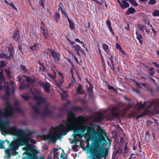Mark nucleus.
I'll use <instances>...</instances> for the list:
<instances>
[{"instance_id": "obj_1", "label": "nucleus", "mask_w": 159, "mask_h": 159, "mask_svg": "<svg viewBox=\"0 0 159 159\" xmlns=\"http://www.w3.org/2000/svg\"><path fill=\"white\" fill-rule=\"evenodd\" d=\"M96 132L93 125L91 124L89 125H86V134L90 136H92L93 141L88 150L91 157V159H100L101 157H106L108 155V150L103 147V145H107L108 143L105 139L107 134L104 129L100 126Z\"/></svg>"}, {"instance_id": "obj_2", "label": "nucleus", "mask_w": 159, "mask_h": 159, "mask_svg": "<svg viewBox=\"0 0 159 159\" xmlns=\"http://www.w3.org/2000/svg\"><path fill=\"white\" fill-rule=\"evenodd\" d=\"M76 117L74 113L71 111H69L67 113V119L65 124L68 131L72 130L74 134L79 136L80 134H81V130L79 129H74L75 124L74 121Z\"/></svg>"}, {"instance_id": "obj_3", "label": "nucleus", "mask_w": 159, "mask_h": 159, "mask_svg": "<svg viewBox=\"0 0 159 159\" xmlns=\"http://www.w3.org/2000/svg\"><path fill=\"white\" fill-rule=\"evenodd\" d=\"M57 129L60 133H54L52 134H48L43 135V138L44 140L48 139L50 142L55 143L58 139V138L63 134L65 135L68 130L64 125L60 124L57 127Z\"/></svg>"}, {"instance_id": "obj_4", "label": "nucleus", "mask_w": 159, "mask_h": 159, "mask_svg": "<svg viewBox=\"0 0 159 159\" xmlns=\"http://www.w3.org/2000/svg\"><path fill=\"white\" fill-rule=\"evenodd\" d=\"M20 135L19 137L20 142L21 145H23L24 144L28 141L31 137V136L33 134L36 133L35 131L30 130H25L23 129L20 130L19 132Z\"/></svg>"}, {"instance_id": "obj_5", "label": "nucleus", "mask_w": 159, "mask_h": 159, "mask_svg": "<svg viewBox=\"0 0 159 159\" xmlns=\"http://www.w3.org/2000/svg\"><path fill=\"white\" fill-rule=\"evenodd\" d=\"M107 111L108 113V116L111 118H118L120 117L117 106L111 105L107 108Z\"/></svg>"}, {"instance_id": "obj_6", "label": "nucleus", "mask_w": 159, "mask_h": 159, "mask_svg": "<svg viewBox=\"0 0 159 159\" xmlns=\"http://www.w3.org/2000/svg\"><path fill=\"white\" fill-rule=\"evenodd\" d=\"M19 148L18 142L16 140L12 141L9 145V147L5 151L6 155L8 156H11V152L12 150H16Z\"/></svg>"}, {"instance_id": "obj_7", "label": "nucleus", "mask_w": 159, "mask_h": 159, "mask_svg": "<svg viewBox=\"0 0 159 159\" xmlns=\"http://www.w3.org/2000/svg\"><path fill=\"white\" fill-rule=\"evenodd\" d=\"M6 109H4L5 111L8 112V114L7 115L6 113H4L2 112V115L4 117H7L8 116H11L13 115V112L12 111L13 107L11 106L10 104L7 102L6 103Z\"/></svg>"}, {"instance_id": "obj_8", "label": "nucleus", "mask_w": 159, "mask_h": 159, "mask_svg": "<svg viewBox=\"0 0 159 159\" xmlns=\"http://www.w3.org/2000/svg\"><path fill=\"white\" fill-rule=\"evenodd\" d=\"M22 129H18L16 126L8 128V132L11 134L19 137L20 134L19 132Z\"/></svg>"}, {"instance_id": "obj_9", "label": "nucleus", "mask_w": 159, "mask_h": 159, "mask_svg": "<svg viewBox=\"0 0 159 159\" xmlns=\"http://www.w3.org/2000/svg\"><path fill=\"white\" fill-rule=\"evenodd\" d=\"M49 104L48 103H46V105L44 107V111L43 112V114L46 116H51L53 114L52 111L49 109Z\"/></svg>"}, {"instance_id": "obj_10", "label": "nucleus", "mask_w": 159, "mask_h": 159, "mask_svg": "<svg viewBox=\"0 0 159 159\" xmlns=\"http://www.w3.org/2000/svg\"><path fill=\"white\" fill-rule=\"evenodd\" d=\"M18 79V80L20 82V84H19V89L20 90H23L26 87H29L30 85L28 84H24L25 83V81L23 80L22 77L20 76L17 77Z\"/></svg>"}, {"instance_id": "obj_11", "label": "nucleus", "mask_w": 159, "mask_h": 159, "mask_svg": "<svg viewBox=\"0 0 159 159\" xmlns=\"http://www.w3.org/2000/svg\"><path fill=\"white\" fill-rule=\"evenodd\" d=\"M34 97L35 99L38 100V101L36 102V105L38 106H39L42 104L45 103L46 102V98L41 96H35Z\"/></svg>"}, {"instance_id": "obj_12", "label": "nucleus", "mask_w": 159, "mask_h": 159, "mask_svg": "<svg viewBox=\"0 0 159 159\" xmlns=\"http://www.w3.org/2000/svg\"><path fill=\"white\" fill-rule=\"evenodd\" d=\"M2 112L0 110V123H1L2 126V128H8L9 127V122L8 121H6L4 122L2 121Z\"/></svg>"}, {"instance_id": "obj_13", "label": "nucleus", "mask_w": 159, "mask_h": 159, "mask_svg": "<svg viewBox=\"0 0 159 159\" xmlns=\"http://www.w3.org/2000/svg\"><path fill=\"white\" fill-rule=\"evenodd\" d=\"M50 52L54 60L57 59L58 61L60 60V54L56 52L53 50H50Z\"/></svg>"}, {"instance_id": "obj_14", "label": "nucleus", "mask_w": 159, "mask_h": 159, "mask_svg": "<svg viewBox=\"0 0 159 159\" xmlns=\"http://www.w3.org/2000/svg\"><path fill=\"white\" fill-rule=\"evenodd\" d=\"M29 150L31 153V155L26 159H39V158L36 157H37V154L38 152L36 150Z\"/></svg>"}, {"instance_id": "obj_15", "label": "nucleus", "mask_w": 159, "mask_h": 159, "mask_svg": "<svg viewBox=\"0 0 159 159\" xmlns=\"http://www.w3.org/2000/svg\"><path fill=\"white\" fill-rule=\"evenodd\" d=\"M157 102H156V99H155L152 100L151 103H150L149 105L147 107V109L150 108L151 106L154 107V109H153V111L154 113H155V109L158 110V107L157 106Z\"/></svg>"}, {"instance_id": "obj_16", "label": "nucleus", "mask_w": 159, "mask_h": 159, "mask_svg": "<svg viewBox=\"0 0 159 159\" xmlns=\"http://www.w3.org/2000/svg\"><path fill=\"white\" fill-rule=\"evenodd\" d=\"M39 85L41 87H42L44 89V90L46 91L48 93H49L50 91V85L48 83V84H47L44 82H42L40 83Z\"/></svg>"}, {"instance_id": "obj_17", "label": "nucleus", "mask_w": 159, "mask_h": 159, "mask_svg": "<svg viewBox=\"0 0 159 159\" xmlns=\"http://www.w3.org/2000/svg\"><path fill=\"white\" fill-rule=\"evenodd\" d=\"M20 38L19 34V31L18 29H16L13 34L12 38L15 40L17 41Z\"/></svg>"}, {"instance_id": "obj_18", "label": "nucleus", "mask_w": 159, "mask_h": 159, "mask_svg": "<svg viewBox=\"0 0 159 159\" xmlns=\"http://www.w3.org/2000/svg\"><path fill=\"white\" fill-rule=\"evenodd\" d=\"M145 103V102H144L143 104L142 102L140 101L134 105V107L135 108L137 109L138 110H140L144 107Z\"/></svg>"}, {"instance_id": "obj_19", "label": "nucleus", "mask_w": 159, "mask_h": 159, "mask_svg": "<svg viewBox=\"0 0 159 159\" xmlns=\"http://www.w3.org/2000/svg\"><path fill=\"white\" fill-rule=\"evenodd\" d=\"M120 7L123 9L129 7V5L125 1L123 0L121 1V3L120 5Z\"/></svg>"}, {"instance_id": "obj_20", "label": "nucleus", "mask_w": 159, "mask_h": 159, "mask_svg": "<svg viewBox=\"0 0 159 159\" xmlns=\"http://www.w3.org/2000/svg\"><path fill=\"white\" fill-rule=\"evenodd\" d=\"M40 29L42 31L43 35L46 39H48L49 37V36L48 34V31L47 28L45 29L42 28V29Z\"/></svg>"}, {"instance_id": "obj_21", "label": "nucleus", "mask_w": 159, "mask_h": 159, "mask_svg": "<svg viewBox=\"0 0 159 159\" xmlns=\"http://www.w3.org/2000/svg\"><path fill=\"white\" fill-rule=\"evenodd\" d=\"M110 61V62L109 61H107V63L111 69L113 70H114L115 69L114 61L113 60H111Z\"/></svg>"}, {"instance_id": "obj_22", "label": "nucleus", "mask_w": 159, "mask_h": 159, "mask_svg": "<svg viewBox=\"0 0 159 159\" xmlns=\"http://www.w3.org/2000/svg\"><path fill=\"white\" fill-rule=\"evenodd\" d=\"M136 10L133 7H130L128 8L127 11L125 12L126 15H129L132 14L135 12Z\"/></svg>"}, {"instance_id": "obj_23", "label": "nucleus", "mask_w": 159, "mask_h": 159, "mask_svg": "<svg viewBox=\"0 0 159 159\" xmlns=\"http://www.w3.org/2000/svg\"><path fill=\"white\" fill-rule=\"evenodd\" d=\"M71 110L75 111H83L84 109L83 108L79 107L73 106L71 108Z\"/></svg>"}, {"instance_id": "obj_24", "label": "nucleus", "mask_w": 159, "mask_h": 159, "mask_svg": "<svg viewBox=\"0 0 159 159\" xmlns=\"http://www.w3.org/2000/svg\"><path fill=\"white\" fill-rule=\"evenodd\" d=\"M29 48L31 50L34 51H37L39 49V44L38 43H35L32 46H29Z\"/></svg>"}, {"instance_id": "obj_25", "label": "nucleus", "mask_w": 159, "mask_h": 159, "mask_svg": "<svg viewBox=\"0 0 159 159\" xmlns=\"http://www.w3.org/2000/svg\"><path fill=\"white\" fill-rule=\"evenodd\" d=\"M77 119L82 123H84L87 119L83 115L79 116L77 117Z\"/></svg>"}, {"instance_id": "obj_26", "label": "nucleus", "mask_w": 159, "mask_h": 159, "mask_svg": "<svg viewBox=\"0 0 159 159\" xmlns=\"http://www.w3.org/2000/svg\"><path fill=\"white\" fill-rule=\"evenodd\" d=\"M84 92V91L82 90L81 85L80 84L77 89V93L78 94H83Z\"/></svg>"}, {"instance_id": "obj_27", "label": "nucleus", "mask_w": 159, "mask_h": 159, "mask_svg": "<svg viewBox=\"0 0 159 159\" xmlns=\"http://www.w3.org/2000/svg\"><path fill=\"white\" fill-rule=\"evenodd\" d=\"M106 24L107 25V27L109 29L110 31V32L112 31L113 30L112 28V27L111 26V21L109 19H108L106 21Z\"/></svg>"}, {"instance_id": "obj_28", "label": "nucleus", "mask_w": 159, "mask_h": 159, "mask_svg": "<svg viewBox=\"0 0 159 159\" xmlns=\"http://www.w3.org/2000/svg\"><path fill=\"white\" fill-rule=\"evenodd\" d=\"M102 47L105 51L109 54V52H110L108 50L109 47L108 45L105 43H103L102 44Z\"/></svg>"}, {"instance_id": "obj_29", "label": "nucleus", "mask_w": 159, "mask_h": 159, "mask_svg": "<svg viewBox=\"0 0 159 159\" xmlns=\"http://www.w3.org/2000/svg\"><path fill=\"white\" fill-rule=\"evenodd\" d=\"M26 81L27 82V84H29V83L32 84L34 82V81L33 79L28 76H27L26 77Z\"/></svg>"}, {"instance_id": "obj_30", "label": "nucleus", "mask_w": 159, "mask_h": 159, "mask_svg": "<svg viewBox=\"0 0 159 159\" xmlns=\"http://www.w3.org/2000/svg\"><path fill=\"white\" fill-rule=\"evenodd\" d=\"M30 142L32 144H35L36 143V141L33 139L31 138L28 141H27L26 143L24 144V145H27L28 143Z\"/></svg>"}, {"instance_id": "obj_31", "label": "nucleus", "mask_w": 159, "mask_h": 159, "mask_svg": "<svg viewBox=\"0 0 159 159\" xmlns=\"http://www.w3.org/2000/svg\"><path fill=\"white\" fill-rule=\"evenodd\" d=\"M95 121L97 122H100L103 120V116L102 114H100L95 119Z\"/></svg>"}, {"instance_id": "obj_32", "label": "nucleus", "mask_w": 159, "mask_h": 159, "mask_svg": "<svg viewBox=\"0 0 159 159\" xmlns=\"http://www.w3.org/2000/svg\"><path fill=\"white\" fill-rule=\"evenodd\" d=\"M37 63L41 66L39 67V69L41 71L43 72H44L45 71V68L44 65L43 63H40L39 62H38Z\"/></svg>"}, {"instance_id": "obj_33", "label": "nucleus", "mask_w": 159, "mask_h": 159, "mask_svg": "<svg viewBox=\"0 0 159 159\" xmlns=\"http://www.w3.org/2000/svg\"><path fill=\"white\" fill-rule=\"evenodd\" d=\"M58 74L60 76L59 82L63 83L64 81V77L63 75L61 73V72H58Z\"/></svg>"}, {"instance_id": "obj_34", "label": "nucleus", "mask_w": 159, "mask_h": 159, "mask_svg": "<svg viewBox=\"0 0 159 159\" xmlns=\"http://www.w3.org/2000/svg\"><path fill=\"white\" fill-rule=\"evenodd\" d=\"M10 96V94H9L7 93H6L2 97V99L5 100L6 101L8 102L9 100V98Z\"/></svg>"}, {"instance_id": "obj_35", "label": "nucleus", "mask_w": 159, "mask_h": 159, "mask_svg": "<svg viewBox=\"0 0 159 159\" xmlns=\"http://www.w3.org/2000/svg\"><path fill=\"white\" fill-rule=\"evenodd\" d=\"M8 132V128H2L1 129V133L3 135H5Z\"/></svg>"}, {"instance_id": "obj_36", "label": "nucleus", "mask_w": 159, "mask_h": 159, "mask_svg": "<svg viewBox=\"0 0 159 159\" xmlns=\"http://www.w3.org/2000/svg\"><path fill=\"white\" fill-rule=\"evenodd\" d=\"M72 48H74V50L75 52L80 51L81 49L80 47L78 45H76L75 46H72Z\"/></svg>"}, {"instance_id": "obj_37", "label": "nucleus", "mask_w": 159, "mask_h": 159, "mask_svg": "<svg viewBox=\"0 0 159 159\" xmlns=\"http://www.w3.org/2000/svg\"><path fill=\"white\" fill-rule=\"evenodd\" d=\"M5 71L7 77L9 79L11 78V72L7 69H5Z\"/></svg>"}, {"instance_id": "obj_38", "label": "nucleus", "mask_w": 159, "mask_h": 159, "mask_svg": "<svg viewBox=\"0 0 159 159\" xmlns=\"http://www.w3.org/2000/svg\"><path fill=\"white\" fill-rule=\"evenodd\" d=\"M14 52H8V54L9 55L8 56V54L6 56V58L7 59H10V58L13 57Z\"/></svg>"}, {"instance_id": "obj_39", "label": "nucleus", "mask_w": 159, "mask_h": 159, "mask_svg": "<svg viewBox=\"0 0 159 159\" xmlns=\"http://www.w3.org/2000/svg\"><path fill=\"white\" fill-rule=\"evenodd\" d=\"M129 1L134 7L137 6L138 5V3L134 0H129Z\"/></svg>"}, {"instance_id": "obj_40", "label": "nucleus", "mask_w": 159, "mask_h": 159, "mask_svg": "<svg viewBox=\"0 0 159 159\" xmlns=\"http://www.w3.org/2000/svg\"><path fill=\"white\" fill-rule=\"evenodd\" d=\"M156 102H157V106L158 107V110L155 109V113L157 114H159V100L158 99H156Z\"/></svg>"}, {"instance_id": "obj_41", "label": "nucleus", "mask_w": 159, "mask_h": 159, "mask_svg": "<svg viewBox=\"0 0 159 159\" xmlns=\"http://www.w3.org/2000/svg\"><path fill=\"white\" fill-rule=\"evenodd\" d=\"M20 68L23 72H28L26 69V67L23 65H20Z\"/></svg>"}, {"instance_id": "obj_42", "label": "nucleus", "mask_w": 159, "mask_h": 159, "mask_svg": "<svg viewBox=\"0 0 159 159\" xmlns=\"http://www.w3.org/2000/svg\"><path fill=\"white\" fill-rule=\"evenodd\" d=\"M5 91L7 93L10 94V89L8 86H6L5 87Z\"/></svg>"}, {"instance_id": "obj_43", "label": "nucleus", "mask_w": 159, "mask_h": 159, "mask_svg": "<svg viewBox=\"0 0 159 159\" xmlns=\"http://www.w3.org/2000/svg\"><path fill=\"white\" fill-rule=\"evenodd\" d=\"M136 38L138 40L139 39H141L143 37L142 35L141 34L139 33L138 31H137L136 32Z\"/></svg>"}, {"instance_id": "obj_44", "label": "nucleus", "mask_w": 159, "mask_h": 159, "mask_svg": "<svg viewBox=\"0 0 159 159\" xmlns=\"http://www.w3.org/2000/svg\"><path fill=\"white\" fill-rule=\"evenodd\" d=\"M152 15L154 16H159V11L155 10L152 13Z\"/></svg>"}, {"instance_id": "obj_45", "label": "nucleus", "mask_w": 159, "mask_h": 159, "mask_svg": "<svg viewBox=\"0 0 159 159\" xmlns=\"http://www.w3.org/2000/svg\"><path fill=\"white\" fill-rule=\"evenodd\" d=\"M86 125H83L82 126L81 129H80L81 130V134H82L83 135V136H84L85 135V134H84L83 133V131L84 130V131H85V130H86Z\"/></svg>"}, {"instance_id": "obj_46", "label": "nucleus", "mask_w": 159, "mask_h": 159, "mask_svg": "<svg viewBox=\"0 0 159 159\" xmlns=\"http://www.w3.org/2000/svg\"><path fill=\"white\" fill-rule=\"evenodd\" d=\"M146 115V114L145 112H143L141 114L139 115L138 116H136L135 117V120H138L139 118L141 117L142 116H143Z\"/></svg>"}, {"instance_id": "obj_47", "label": "nucleus", "mask_w": 159, "mask_h": 159, "mask_svg": "<svg viewBox=\"0 0 159 159\" xmlns=\"http://www.w3.org/2000/svg\"><path fill=\"white\" fill-rule=\"evenodd\" d=\"M5 143V141H3L2 140H0V149H5L4 148V144Z\"/></svg>"}, {"instance_id": "obj_48", "label": "nucleus", "mask_w": 159, "mask_h": 159, "mask_svg": "<svg viewBox=\"0 0 159 159\" xmlns=\"http://www.w3.org/2000/svg\"><path fill=\"white\" fill-rule=\"evenodd\" d=\"M122 152V149L119 148L116 151L115 156V157L116 156V155H117V154H121Z\"/></svg>"}, {"instance_id": "obj_49", "label": "nucleus", "mask_w": 159, "mask_h": 159, "mask_svg": "<svg viewBox=\"0 0 159 159\" xmlns=\"http://www.w3.org/2000/svg\"><path fill=\"white\" fill-rule=\"evenodd\" d=\"M55 17V21L56 22H57L58 21V20L59 19L60 17V14L58 13H56Z\"/></svg>"}, {"instance_id": "obj_50", "label": "nucleus", "mask_w": 159, "mask_h": 159, "mask_svg": "<svg viewBox=\"0 0 159 159\" xmlns=\"http://www.w3.org/2000/svg\"><path fill=\"white\" fill-rule=\"evenodd\" d=\"M45 2V0H39V5L41 6L43 8H44Z\"/></svg>"}, {"instance_id": "obj_51", "label": "nucleus", "mask_w": 159, "mask_h": 159, "mask_svg": "<svg viewBox=\"0 0 159 159\" xmlns=\"http://www.w3.org/2000/svg\"><path fill=\"white\" fill-rule=\"evenodd\" d=\"M69 27L71 30H72L75 28V26L72 21L69 23Z\"/></svg>"}, {"instance_id": "obj_52", "label": "nucleus", "mask_w": 159, "mask_h": 159, "mask_svg": "<svg viewBox=\"0 0 159 159\" xmlns=\"http://www.w3.org/2000/svg\"><path fill=\"white\" fill-rule=\"evenodd\" d=\"M156 2L155 0H149L148 2V3L151 5H154L156 4Z\"/></svg>"}, {"instance_id": "obj_53", "label": "nucleus", "mask_w": 159, "mask_h": 159, "mask_svg": "<svg viewBox=\"0 0 159 159\" xmlns=\"http://www.w3.org/2000/svg\"><path fill=\"white\" fill-rule=\"evenodd\" d=\"M48 75L49 77L53 79H55L56 77V75L53 74L52 75L50 73H48Z\"/></svg>"}, {"instance_id": "obj_54", "label": "nucleus", "mask_w": 159, "mask_h": 159, "mask_svg": "<svg viewBox=\"0 0 159 159\" xmlns=\"http://www.w3.org/2000/svg\"><path fill=\"white\" fill-rule=\"evenodd\" d=\"M22 97L25 100H28L30 98V97L28 95H21Z\"/></svg>"}, {"instance_id": "obj_55", "label": "nucleus", "mask_w": 159, "mask_h": 159, "mask_svg": "<svg viewBox=\"0 0 159 159\" xmlns=\"http://www.w3.org/2000/svg\"><path fill=\"white\" fill-rule=\"evenodd\" d=\"M40 28V29L47 28L44 23L43 21H41V26Z\"/></svg>"}, {"instance_id": "obj_56", "label": "nucleus", "mask_w": 159, "mask_h": 159, "mask_svg": "<svg viewBox=\"0 0 159 159\" xmlns=\"http://www.w3.org/2000/svg\"><path fill=\"white\" fill-rule=\"evenodd\" d=\"M78 146V145L75 144L73 146L72 148L76 152L78 151L77 148Z\"/></svg>"}, {"instance_id": "obj_57", "label": "nucleus", "mask_w": 159, "mask_h": 159, "mask_svg": "<svg viewBox=\"0 0 159 159\" xmlns=\"http://www.w3.org/2000/svg\"><path fill=\"white\" fill-rule=\"evenodd\" d=\"M0 79L2 81L4 80V77L2 72H0Z\"/></svg>"}, {"instance_id": "obj_58", "label": "nucleus", "mask_w": 159, "mask_h": 159, "mask_svg": "<svg viewBox=\"0 0 159 159\" xmlns=\"http://www.w3.org/2000/svg\"><path fill=\"white\" fill-rule=\"evenodd\" d=\"M1 64L0 65V67H4L6 66L5 62L4 61H0Z\"/></svg>"}, {"instance_id": "obj_59", "label": "nucleus", "mask_w": 159, "mask_h": 159, "mask_svg": "<svg viewBox=\"0 0 159 159\" xmlns=\"http://www.w3.org/2000/svg\"><path fill=\"white\" fill-rule=\"evenodd\" d=\"M135 113L134 112L132 111L129 114V117H134L135 116Z\"/></svg>"}, {"instance_id": "obj_60", "label": "nucleus", "mask_w": 159, "mask_h": 159, "mask_svg": "<svg viewBox=\"0 0 159 159\" xmlns=\"http://www.w3.org/2000/svg\"><path fill=\"white\" fill-rule=\"evenodd\" d=\"M132 105L131 104H128L126 106V108L127 110L129 109L130 108H132Z\"/></svg>"}, {"instance_id": "obj_61", "label": "nucleus", "mask_w": 159, "mask_h": 159, "mask_svg": "<svg viewBox=\"0 0 159 159\" xmlns=\"http://www.w3.org/2000/svg\"><path fill=\"white\" fill-rule=\"evenodd\" d=\"M13 151L12 153L11 152V155L15 156L18 154V153L16 152V150H13Z\"/></svg>"}, {"instance_id": "obj_62", "label": "nucleus", "mask_w": 159, "mask_h": 159, "mask_svg": "<svg viewBox=\"0 0 159 159\" xmlns=\"http://www.w3.org/2000/svg\"><path fill=\"white\" fill-rule=\"evenodd\" d=\"M140 29L142 32H144V29H146V26L144 25L140 26L139 27Z\"/></svg>"}, {"instance_id": "obj_63", "label": "nucleus", "mask_w": 159, "mask_h": 159, "mask_svg": "<svg viewBox=\"0 0 159 159\" xmlns=\"http://www.w3.org/2000/svg\"><path fill=\"white\" fill-rule=\"evenodd\" d=\"M9 6L13 8L15 10H17V9L16 8V7H15V6L12 3L10 2Z\"/></svg>"}, {"instance_id": "obj_64", "label": "nucleus", "mask_w": 159, "mask_h": 159, "mask_svg": "<svg viewBox=\"0 0 159 159\" xmlns=\"http://www.w3.org/2000/svg\"><path fill=\"white\" fill-rule=\"evenodd\" d=\"M116 48L119 49V50H122V48L120 45L118 43H117L116 45Z\"/></svg>"}]
</instances>
